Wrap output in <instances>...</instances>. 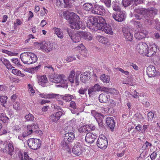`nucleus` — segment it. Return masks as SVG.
Returning <instances> with one entry per match:
<instances>
[{"label":"nucleus","instance_id":"f257e3e1","mask_svg":"<svg viewBox=\"0 0 160 160\" xmlns=\"http://www.w3.org/2000/svg\"><path fill=\"white\" fill-rule=\"evenodd\" d=\"M135 12L136 13L135 16L137 19H142L145 23L151 25L153 22V16L157 14L158 10L153 8L149 9L140 8L136 9Z\"/></svg>","mask_w":160,"mask_h":160},{"label":"nucleus","instance_id":"f03ea898","mask_svg":"<svg viewBox=\"0 0 160 160\" xmlns=\"http://www.w3.org/2000/svg\"><path fill=\"white\" fill-rule=\"evenodd\" d=\"M63 16L70 21V27L73 29H79L82 28V22L79 20V17L73 12H64Z\"/></svg>","mask_w":160,"mask_h":160},{"label":"nucleus","instance_id":"7ed1b4c3","mask_svg":"<svg viewBox=\"0 0 160 160\" xmlns=\"http://www.w3.org/2000/svg\"><path fill=\"white\" fill-rule=\"evenodd\" d=\"M65 76L62 74L54 73L49 75V80L55 83H60L61 85L59 86L63 88L67 87V81L65 79Z\"/></svg>","mask_w":160,"mask_h":160},{"label":"nucleus","instance_id":"20e7f679","mask_svg":"<svg viewBox=\"0 0 160 160\" xmlns=\"http://www.w3.org/2000/svg\"><path fill=\"white\" fill-rule=\"evenodd\" d=\"M22 61L25 64H30L36 62L38 59L37 56L30 52H26L20 55Z\"/></svg>","mask_w":160,"mask_h":160},{"label":"nucleus","instance_id":"39448f33","mask_svg":"<svg viewBox=\"0 0 160 160\" xmlns=\"http://www.w3.org/2000/svg\"><path fill=\"white\" fill-rule=\"evenodd\" d=\"M103 90L105 92L100 94L99 96V100L101 102L106 103L108 102L110 99V97L108 95V92H111L112 91H115V93L117 91L115 89H109L103 87Z\"/></svg>","mask_w":160,"mask_h":160},{"label":"nucleus","instance_id":"423d86ee","mask_svg":"<svg viewBox=\"0 0 160 160\" xmlns=\"http://www.w3.org/2000/svg\"><path fill=\"white\" fill-rule=\"evenodd\" d=\"M80 73V72L79 71H77L75 74L74 71L73 70L71 71L68 78V79L72 83H74L75 81V85L78 86L79 84V82L78 78Z\"/></svg>","mask_w":160,"mask_h":160},{"label":"nucleus","instance_id":"0eeeda50","mask_svg":"<svg viewBox=\"0 0 160 160\" xmlns=\"http://www.w3.org/2000/svg\"><path fill=\"white\" fill-rule=\"evenodd\" d=\"M91 12L95 14L104 15L105 14L106 10L103 6L95 4L93 5Z\"/></svg>","mask_w":160,"mask_h":160},{"label":"nucleus","instance_id":"6e6552de","mask_svg":"<svg viewBox=\"0 0 160 160\" xmlns=\"http://www.w3.org/2000/svg\"><path fill=\"white\" fill-rule=\"evenodd\" d=\"M29 147L33 150H37L41 146V141L38 139L31 138L28 139V142Z\"/></svg>","mask_w":160,"mask_h":160},{"label":"nucleus","instance_id":"1a4fd4ad","mask_svg":"<svg viewBox=\"0 0 160 160\" xmlns=\"http://www.w3.org/2000/svg\"><path fill=\"white\" fill-rule=\"evenodd\" d=\"M68 138L64 137L61 142V146L63 149L68 153L71 152V143L72 142L69 140Z\"/></svg>","mask_w":160,"mask_h":160},{"label":"nucleus","instance_id":"9d476101","mask_svg":"<svg viewBox=\"0 0 160 160\" xmlns=\"http://www.w3.org/2000/svg\"><path fill=\"white\" fill-rule=\"evenodd\" d=\"M108 143L107 138L104 135L100 136L97 142L98 147L102 149L106 148L107 147Z\"/></svg>","mask_w":160,"mask_h":160},{"label":"nucleus","instance_id":"9b49d317","mask_svg":"<svg viewBox=\"0 0 160 160\" xmlns=\"http://www.w3.org/2000/svg\"><path fill=\"white\" fill-rule=\"evenodd\" d=\"M53 48L52 43L49 42H44L41 44L40 48L43 52H48L52 50Z\"/></svg>","mask_w":160,"mask_h":160},{"label":"nucleus","instance_id":"f8f14e48","mask_svg":"<svg viewBox=\"0 0 160 160\" xmlns=\"http://www.w3.org/2000/svg\"><path fill=\"white\" fill-rule=\"evenodd\" d=\"M123 35L126 41L131 42L133 40V34L129 28H124L123 29Z\"/></svg>","mask_w":160,"mask_h":160},{"label":"nucleus","instance_id":"ddd939ff","mask_svg":"<svg viewBox=\"0 0 160 160\" xmlns=\"http://www.w3.org/2000/svg\"><path fill=\"white\" fill-rule=\"evenodd\" d=\"M147 74L149 77H155L159 74V72L156 70L155 66L153 65L149 66L147 68Z\"/></svg>","mask_w":160,"mask_h":160},{"label":"nucleus","instance_id":"4468645a","mask_svg":"<svg viewBox=\"0 0 160 160\" xmlns=\"http://www.w3.org/2000/svg\"><path fill=\"white\" fill-rule=\"evenodd\" d=\"M148 48V45L144 42H140L136 47V50L139 53L144 55Z\"/></svg>","mask_w":160,"mask_h":160},{"label":"nucleus","instance_id":"2eb2a0df","mask_svg":"<svg viewBox=\"0 0 160 160\" xmlns=\"http://www.w3.org/2000/svg\"><path fill=\"white\" fill-rule=\"evenodd\" d=\"M112 17L116 21L122 22L125 19L126 15L125 12L120 11L117 12L116 14L113 13Z\"/></svg>","mask_w":160,"mask_h":160},{"label":"nucleus","instance_id":"dca6fc26","mask_svg":"<svg viewBox=\"0 0 160 160\" xmlns=\"http://www.w3.org/2000/svg\"><path fill=\"white\" fill-rule=\"evenodd\" d=\"M143 0H122V3L125 7H127L132 3L133 5L136 6L138 4L142 3Z\"/></svg>","mask_w":160,"mask_h":160},{"label":"nucleus","instance_id":"f3484780","mask_svg":"<svg viewBox=\"0 0 160 160\" xmlns=\"http://www.w3.org/2000/svg\"><path fill=\"white\" fill-rule=\"evenodd\" d=\"M38 128V125L37 123H33L31 125H28L27 126V131L23 133V136L27 137L30 135L33 132H34L33 130Z\"/></svg>","mask_w":160,"mask_h":160},{"label":"nucleus","instance_id":"a211bd4d","mask_svg":"<svg viewBox=\"0 0 160 160\" xmlns=\"http://www.w3.org/2000/svg\"><path fill=\"white\" fill-rule=\"evenodd\" d=\"M105 20L102 17L99 18V21L96 24L94 25L93 30L95 31H97L99 30L100 31H103V28L105 25Z\"/></svg>","mask_w":160,"mask_h":160},{"label":"nucleus","instance_id":"6ab92c4d","mask_svg":"<svg viewBox=\"0 0 160 160\" xmlns=\"http://www.w3.org/2000/svg\"><path fill=\"white\" fill-rule=\"evenodd\" d=\"M157 47L155 45L151 46L147 49L145 55L148 57H151L154 55L157 51Z\"/></svg>","mask_w":160,"mask_h":160},{"label":"nucleus","instance_id":"aec40b11","mask_svg":"<svg viewBox=\"0 0 160 160\" xmlns=\"http://www.w3.org/2000/svg\"><path fill=\"white\" fill-rule=\"evenodd\" d=\"M69 29H68L67 31L69 36L71 37V39L73 42L76 43L80 41L81 38V32L78 31L76 33L71 35L69 32Z\"/></svg>","mask_w":160,"mask_h":160},{"label":"nucleus","instance_id":"412c9836","mask_svg":"<svg viewBox=\"0 0 160 160\" xmlns=\"http://www.w3.org/2000/svg\"><path fill=\"white\" fill-rule=\"evenodd\" d=\"M97 138V136L96 134L89 132L86 135L85 140L88 143H92Z\"/></svg>","mask_w":160,"mask_h":160},{"label":"nucleus","instance_id":"4be33fe9","mask_svg":"<svg viewBox=\"0 0 160 160\" xmlns=\"http://www.w3.org/2000/svg\"><path fill=\"white\" fill-rule=\"evenodd\" d=\"M72 152L76 156H79L82 153L81 146V144L77 143L72 148Z\"/></svg>","mask_w":160,"mask_h":160},{"label":"nucleus","instance_id":"5701e85b","mask_svg":"<svg viewBox=\"0 0 160 160\" xmlns=\"http://www.w3.org/2000/svg\"><path fill=\"white\" fill-rule=\"evenodd\" d=\"M63 114L62 111H58L52 114L50 116V119L52 121L56 122L61 117Z\"/></svg>","mask_w":160,"mask_h":160},{"label":"nucleus","instance_id":"b1692460","mask_svg":"<svg viewBox=\"0 0 160 160\" xmlns=\"http://www.w3.org/2000/svg\"><path fill=\"white\" fill-rule=\"evenodd\" d=\"M93 116L98 123L99 126L102 127L103 126V119L104 118V115L96 112L94 114Z\"/></svg>","mask_w":160,"mask_h":160},{"label":"nucleus","instance_id":"393cba45","mask_svg":"<svg viewBox=\"0 0 160 160\" xmlns=\"http://www.w3.org/2000/svg\"><path fill=\"white\" fill-rule=\"evenodd\" d=\"M63 4H64V7L65 8H70L72 5L70 0H56V4L58 7H60Z\"/></svg>","mask_w":160,"mask_h":160},{"label":"nucleus","instance_id":"a878e982","mask_svg":"<svg viewBox=\"0 0 160 160\" xmlns=\"http://www.w3.org/2000/svg\"><path fill=\"white\" fill-rule=\"evenodd\" d=\"M101 90H102V88L101 89V87L98 84H95L93 86L90 87L88 90V93L89 95L94 92L97 91H99Z\"/></svg>","mask_w":160,"mask_h":160},{"label":"nucleus","instance_id":"bb28decb","mask_svg":"<svg viewBox=\"0 0 160 160\" xmlns=\"http://www.w3.org/2000/svg\"><path fill=\"white\" fill-rule=\"evenodd\" d=\"M106 122L107 126L113 131L115 126V122L113 118L112 117H108L106 119Z\"/></svg>","mask_w":160,"mask_h":160},{"label":"nucleus","instance_id":"cd10ccee","mask_svg":"<svg viewBox=\"0 0 160 160\" xmlns=\"http://www.w3.org/2000/svg\"><path fill=\"white\" fill-rule=\"evenodd\" d=\"M75 48L80 53L81 55H83L84 57L86 56V49L82 43L79 44Z\"/></svg>","mask_w":160,"mask_h":160},{"label":"nucleus","instance_id":"c85d7f7f","mask_svg":"<svg viewBox=\"0 0 160 160\" xmlns=\"http://www.w3.org/2000/svg\"><path fill=\"white\" fill-rule=\"evenodd\" d=\"M141 31L136 33L134 34L135 37L137 39L140 40L145 38L146 34L143 30H140Z\"/></svg>","mask_w":160,"mask_h":160},{"label":"nucleus","instance_id":"c756f323","mask_svg":"<svg viewBox=\"0 0 160 160\" xmlns=\"http://www.w3.org/2000/svg\"><path fill=\"white\" fill-rule=\"evenodd\" d=\"M39 84L42 86L47 82L48 79L46 76H39L38 77Z\"/></svg>","mask_w":160,"mask_h":160},{"label":"nucleus","instance_id":"7c9ffc66","mask_svg":"<svg viewBox=\"0 0 160 160\" xmlns=\"http://www.w3.org/2000/svg\"><path fill=\"white\" fill-rule=\"evenodd\" d=\"M1 61L2 63L7 67V68L9 69H11L13 67L12 66L9 61L4 58H0V62Z\"/></svg>","mask_w":160,"mask_h":160},{"label":"nucleus","instance_id":"2f4dec72","mask_svg":"<svg viewBox=\"0 0 160 160\" xmlns=\"http://www.w3.org/2000/svg\"><path fill=\"white\" fill-rule=\"evenodd\" d=\"M103 31L108 34L112 35L113 34V32L111 27L109 25L105 23V25L103 28Z\"/></svg>","mask_w":160,"mask_h":160},{"label":"nucleus","instance_id":"473e14b6","mask_svg":"<svg viewBox=\"0 0 160 160\" xmlns=\"http://www.w3.org/2000/svg\"><path fill=\"white\" fill-rule=\"evenodd\" d=\"M89 78V76L88 75V73L87 72H84L83 74H81L80 76V79L81 81L84 83H86L87 81Z\"/></svg>","mask_w":160,"mask_h":160},{"label":"nucleus","instance_id":"72a5a7b5","mask_svg":"<svg viewBox=\"0 0 160 160\" xmlns=\"http://www.w3.org/2000/svg\"><path fill=\"white\" fill-rule=\"evenodd\" d=\"M100 80L103 83H108L110 82V77L108 75L103 74L100 76Z\"/></svg>","mask_w":160,"mask_h":160},{"label":"nucleus","instance_id":"f704fd0d","mask_svg":"<svg viewBox=\"0 0 160 160\" xmlns=\"http://www.w3.org/2000/svg\"><path fill=\"white\" fill-rule=\"evenodd\" d=\"M81 38L88 41L91 40L92 39L91 35L89 33L81 32Z\"/></svg>","mask_w":160,"mask_h":160},{"label":"nucleus","instance_id":"c9c22d12","mask_svg":"<svg viewBox=\"0 0 160 160\" xmlns=\"http://www.w3.org/2000/svg\"><path fill=\"white\" fill-rule=\"evenodd\" d=\"M112 7L113 9L115 11L118 12L121 11L120 5L118 2H113Z\"/></svg>","mask_w":160,"mask_h":160},{"label":"nucleus","instance_id":"e433bc0d","mask_svg":"<svg viewBox=\"0 0 160 160\" xmlns=\"http://www.w3.org/2000/svg\"><path fill=\"white\" fill-rule=\"evenodd\" d=\"M53 30L58 38L61 39L63 38V32L60 28H54Z\"/></svg>","mask_w":160,"mask_h":160},{"label":"nucleus","instance_id":"4c0bfd02","mask_svg":"<svg viewBox=\"0 0 160 160\" xmlns=\"http://www.w3.org/2000/svg\"><path fill=\"white\" fill-rule=\"evenodd\" d=\"M75 97V96L69 94H66L62 97V99L66 102H69L72 100Z\"/></svg>","mask_w":160,"mask_h":160},{"label":"nucleus","instance_id":"58836bf2","mask_svg":"<svg viewBox=\"0 0 160 160\" xmlns=\"http://www.w3.org/2000/svg\"><path fill=\"white\" fill-rule=\"evenodd\" d=\"M64 137L68 138V139L72 142L75 138L73 131L71 132H68L67 133L65 134V136Z\"/></svg>","mask_w":160,"mask_h":160},{"label":"nucleus","instance_id":"ea45409f","mask_svg":"<svg viewBox=\"0 0 160 160\" xmlns=\"http://www.w3.org/2000/svg\"><path fill=\"white\" fill-rule=\"evenodd\" d=\"M93 7V6L92 4L89 3H86L83 5L82 8L84 10L87 11H89L92 9Z\"/></svg>","mask_w":160,"mask_h":160},{"label":"nucleus","instance_id":"a19ab883","mask_svg":"<svg viewBox=\"0 0 160 160\" xmlns=\"http://www.w3.org/2000/svg\"><path fill=\"white\" fill-rule=\"evenodd\" d=\"M97 40L103 44H105L108 42L107 38H104L103 36H97L96 37Z\"/></svg>","mask_w":160,"mask_h":160},{"label":"nucleus","instance_id":"79ce46f5","mask_svg":"<svg viewBox=\"0 0 160 160\" xmlns=\"http://www.w3.org/2000/svg\"><path fill=\"white\" fill-rule=\"evenodd\" d=\"M133 24L135 27L138 30H142V25L141 23L138 21H133Z\"/></svg>","mask_w":160,"mask_h":160},{"label":"nucleus","instance_id":"37998d69","mask_svg":"<svg viewBox=\"0 0 160 160\" xmlns=\"http://www.w3.org/2000/svg\"><path fill=\"white\" fill-rule=\"evenodd\" d=\"M25 119L28 121L33 122L35 118L33 115L29 113L26 115L25 117Z\"/></svg>","mask_w":160,"mask_h":160},{"label":"nucleus","instance_id":"c03bdc74","mask_svg":"<svg viewBox=\"0 0 160 160\" xmlns=\"http://www.w3.org/2000/svg\"><path fill=\"white\" fill-rule=\"evenodd\" d=\"M9 118L3 113H0V120L3 122H6L8 121Z\"/></svg>","mask_w":160,"mask_h":160},{"label":"nucleus","instance_id":"a18cd8bd","mask_svg":"<svg viewBox=\"0 0 160 160\" xmlns=\"http://www.w3.org/2000/svg\"><path fill=\"white\" fill-rule=\"evenodd\" d=\"M12 72L14 74L16 75L21 76L22 77H24L25 75L23 73H22L21 72L16 69H13L12 70Z\"/></svg>","mask_w":160,"mask_h":160},{"label":"nucleus","instance_id":"49530a36","mask_svg":"<svg viewBox=\"0 0 160 160\" xmlns=\"http://www.w3.org/2000/svg\"><path fill=\"white\" fill-rule=\"evenodd\" d=\"M92 23H93L92 21V19H89L87 20V27H88L91 29H93L94 25H95Z\"/></svg>","mask_w":160,"mask_h":160},{"label":"nucleus","instance_id":"de8ad7c7","mask_svg":"<svg viewBox=\"0 0 160 160\" xmlns=\"http://www.w3.org/2000/svg\"><path fill=\"white\" fill-rule=\"evenodd\" d=\"M59 94L51 93L48 94H47V96L44 97L45 98H49L53 99L55 98L57 96H58Z\"/></svg>","mask_w":160,"mask_h":160},{"label":"nucleus","instance_id":"09e8293b","mask_svg":"<svg viewBox=\"0 0 160 160\" xmlns=\"http://www.w3.org/2000/svg\"><path fill=\"white\" fill-rule=\"evenodd\" d=\"M14 150V148L13 146L12 143H9L8 147V153L11 155H12V153Z\"/></svg>","mask_w":160,"mask_h":160},{"label":"nucleus","instance_id":"8fccbe9b","mask_svg":"<svg viewBox=\"0 0 160 160\" xmlns=\"http://www.w3.org/2000/svg\"><path fill=\"white\" fill-rule=\"evenodd\" d=\"M64 130L66 133H67L68 132L73 131V128L72 126H68L65 128Z\"/></svg>","mask_w":160,"mask_h":160},{"label":"nucleus","instance_id":"3c124183","mask_svg":"<svg viewBox=\"0 0 160 160\" xmlns=\"http://www.w3.org/2000/svg\"><path fill=\"white\" fill-rule=\"evenodd\" d=\"M21 129V128L18 125L14 126L12 127V130L14 132H19Z\"/></svg>","mask_w":160,"mask_h":160},{"label":"nucleus","instance_id":"603ef678","mask_svg":"<svg viewBox=\"0 0 160 160\" xmlns=\"http://www.w3.org/2000/svg\"><path fill=\"white\" fill-rule=\"evenodd\" d=\"M98 18V17H93L90 18L92 19V22H93L92 23L94 25H95V24H96V23H98L99 21V18H99Z\"/></svg>","mask_w":160,"mask_h":160},{"label":"nucleus","instance_id":"864d4df0","mask_svg":"<svg viewBox=\"0 0 160 160\" xmlns=\"http://www.w3.org/2000/svg\"><path fill=\"white\" fill-rule=\"evenodd\" d=\"M67 61L70 62L76 60V58L74 56H70L67 57L66 59Z\"/></svg>","mask_w":160,"mask_h":160},{"label":"nucleus","instance_id":"5fc2aeb1","mask_svg":"<svg viewBox=\"0 0 160 160\" xmlns=\"http://www.w3.org/2000/svg\"><path fill=\"white\" fill-rule=\"evenodd\" d=\"M154 114L152 112H150L148 114V120H151L153 118Z\"/></svg>","mask_w":160,"mask_h":160},{"label":"nucleus","instance_id":"6e6d98bb","mask_svg":"<svg viewBox=\"0 0 160 160\" xmlns=\"http://www.w3.org/2000/svg\"><path fill=\"white\" fill-rule=\"evenodd\" d=\"M103 2L106 6L108 8H109L111 6V0H103Z\"/></svg>","mask_w":160,"mask_h":160},{"label":"nucleus","instance_id":"4d7b16f0","mask_svg":"<svg viewBox=\"0 0 160 160\" xmlns=\"http://www.w3.org/2000/svg\"><path fill=\"white\" fill-rule=\"evenodd\" d=\"M7 97L5 96H1L0 98V100L2 103L4 104L7 102Z\"/></svg>","mask_w":160,"mask_h":160},{"label":"nucleus","instance_id":"13d9d810","mask_svg":"<svg viewBox=\"0 0 160 160\" xmlns=\"http://www.w3.org/2000/svg\"><path fill=\"white\" fill-rule=\"evenodd\" d=\"M13 108L15 110H19L20 109L19 103L17 102H15L13 105Z\"/></svg>","mask_w":160,"mask_h":160},{"label":"nucleus","instance_id":"bf43d9fd","mask_svg":"<svg viewBox=\"0 0 160 160\" xmlns=\"http://www.w3.org/2000/svg\"><path fill=\"white\" fill-rule=\"evenodd\" d=\"M87 90V89L86 88H81L78 92L80 94H84L85 93V92H86Z\"/></svg>","mask_w":160,"mask_h":160},{"label":"nucleus","instance_id":"052dcab7","mask_svg":"<svg viewBox=\"0 0 160 160\" xmlns=\"http://www.w3.org/2000/svg\"><path fill=\"white\" fill-rule=\"evenodd\" d=\"M157 152H153L150 155V158L152 160H154L157 157Z\"/></svg>","mask_w":160,"mask_h":160},{"label":"nucleus","instance_id":"680f3d73","mask_svg":"<svg viewBox=\"0 0 160 160\" xmlns=\"http://www.w3.org/2000/svg\"><path fill=\"white\" fill-rule=\"evenodd\" d=\"M69 106L74 109H75L76 108V103L73 101H71L70 102Z\"/></svg>","mask_w":160,"mask_h":160},{"label":"nucleus","instance_id":"e2e57ef3","mask_svg":"<svg viewBox=\"0 0 160 160\" xmlns=\"http://www.w3.org/2000/svg\"><path fill=\"white\" fill-rule=\"evenodd\" d=\"M28 39L26 40L25 41V42L26 43L28 42H29V41L31 38L33 39V38H35L31 34H29L28 36Z\"/></svg>","mask_w":160,"mask_h":160},{"label":"nucleus","instance_id":"0e129e2a","mask_svg":"<svg viewBox=\"0 0 160 160\" xmlns=\"http://www.w3.org/2000/svg\"><path fill=\"white\" fill-rule=\"evenodd\" d=\"M138 93L136 91H134L133 92H131V95L135 98H137L138 97V95H137Z\"/></svg>","mask_w":160,"mask_h":160},{"label":"nucleus","instance_id":"69168bd1","mask_svg":"<svg viewBox=\"0 0 160 160\" xmlns=\"http://www.w3.org/2000/svg\"><path fill=\"white\" fill-rule=\"evenodd\" d=\"M149 143L148 141H146L142 147V148L143 150H145L148 147Z\"/></svg>","mask_w":160,"mask_h":160},{"label":"nucleus","instance_id":"338daca9","mask_svg":"<svg viewBox=\"0 0 160 160\" xmlns=\"http://www.w3.org/2000/svg\"><path fill=\"white\" fill-rule=\"evenodd\" d=\"M12 62L15 64L18 65L20 66L21 64L20 62H19L17 58L12 59Z\"/></svg>","mask_w":160,"mask_h":160},{"label":"nucleus","instance_id":"774afa93","mask_svg":"<svg viewBox=\"0 0 160 160\" xmlns=\"http://www.w3.org/2000/svg\"><path fill=\"white\" fill-rule=\"evenodd\" d=\"M79 132L80 133L82 132L86 133L87 132L86 131V129L84 128V126L81 127L79 130Z\"/></svg>","mask_w":160,"mask_h":160}]
</instances>
